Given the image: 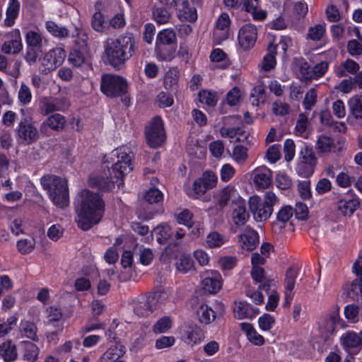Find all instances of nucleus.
Listing matches in <instances>:
<instances>
[{"mask_svg":"<svg viewBox=\"0 0 362 362\" xmlns=\"http://www.w3.org/2000/svg\"><path fill=\"white\" fill-rule=\"evenodd\" d=\"M100 89L107 97H118L127 92V83L121 76L103 74L101 78Z\"/></svg>","mask_w":362,"mask_h":362,"instance_id":"8","label":"nucleus"},{"mask_svg":"<svg viewBox=\"0 0 362 362\" xmlns=\"http://www.w3.org/2000/svg\"><path fill=\"white\" fill-rule=\"evenodd\" d=\"M278 202L276 194L272 191H267L264 194L263 202L258 196H252L249 199L248 204L254 218L257 221H262L271 216L273 207Z\"/></svg>","mask_w":362,"mask_h":362,"instance_id":"6","label":"nucleus"},{"mask_svg":"<svg viewBox=\"0 0 362 362\" xmlns=\"http://www.w3.org/2000/svg\"><path fill=\"white\" fill-rule=\"evenodd\" d=\"M348 106L355 119H362V94L350 98L348 101Z\"/></svg>","mask_w":362,"mask_h":362,"instance_id":"30","label":"nucleus"},{"mask_svg":"<svg viewBox=\"0 0 362 362\" xmlns=\"http://www.w3.org/2000/svg\"><path fill=\"white\" fill-rule=\"evenodd\" d=\"M18 136L28 144H31L38 139V132L31 117L23 116L18 122L16 129Z\"/></svg>","mask_w":362,"mask_h":362,"instance_id":"11","label":"nucleus"},{"mask_svg":"<svg viewBox=\"0 0 362 362\" xmlns=\"http://www.w3.org/2000/svg\"><path fill=\"white\" fill-rule=\"evenodd\" d=\"M358 313L359 307L355 304L348 305L344 308L346 318L349 320H351L353 322L358 321Z\"/></svg>","mask_w":362,"mask_h":362,"instance_id":"58","label":"nucleus"},{"mask_svg":"<svg viewBox=\"0 0 362 362\" xmlns=\"http://www.w3.org/2000/svg\"><path fill=\"white\" fill-rule=\"evenodd\" d=\"M80 199L77 223L79 228L87 230L102 219L105 212V202L98 193L88 189L80 193Z\"/></svg>","mask_w":362,"mask_h":362,"instance_id":"2","label":"nucleus"},{"mask_svg":"<svg viewBox=\"0 0 362 362\" xmlns=\"http://www.w3.org/2000/svg\"><path fill=\"white\" fill-rule=\"evenodd\" d=\"M22 43L19 39L6 41L2 45V52L6 54H16L22 49Z\"/></svg>","mask_w":362,"mask_h":362,"instance_id":"40","label":"nucleus"},{"mask_svg":"<svg viewBox=\"0 0 362 362\" xmlns=\"http://www.w3.org/2000/svg\"><path fill=\"white\" fill-rule=\"evenodd\" d=\"M203 288L210 293H216L221 288V276L216 271H207L203 275Z\"/></svg>","mask_w":362,"mask_h":362,"instance_id":"17","label":"nucleus"},{"mask_svg":"<svg viewBox=\"0 0 362 362\" xmlns=\"http://www.w3.org/2000/svg\"><path fill=\"white\" fill-rule=\"evenodd\" d=\"M19 329L22 336L26 337L34 341L39 340L37 335V327L35 323L29 321H21Z\"/></svg>","mask_w":362,"mask_h":362,"instance_id":"26","label":"nucleus"},{"mask_svg":"<svg viewBox=\"0 0 362 362\" xmlns=\"http://www.w3.org/2000/svg\"><path fill=\"white\" fill-rule=\"evenodd\" d=\"M360 69L359 64L354 60L348 59L341 64L337 70V76L339 77L346 76L347 73L354 74Z\"/></svg>","mask_w":362,"mask_h":362,"instance_id":"32","label":"nucleus"},{"mask_svg":"<svg viewBox=\"0 0 362 362\" xmlns=\"http://www.w3.org/2000/svg\"><path fill=\"white\" fill-rule=\"evenodd\" d=\"M166 298V293L160 290L141 296L133 300L134 312L139 317L148 316L161 305Z\"/></svg>","mask_w":362,"mask_h":362,"instance_id":"5","label":"nucleus"},{"mask_svg":"<svg viewBox=\"0 0 362 362\" xmlns=\"http://www.w3.org/2000/svg\"><path fill=\"white\" fill-rule=\"evenodd\" d=\"M325 33V25L317 24L309 28L308 36L314 41H319L322 39Z\"/></svg>","mask_w":362,"mask_h":362,"instance_id":"49","label":"nucleus"},{"mask_svg":"<svg viewBox=\"0 0 362 362\" xmlns=\"http://www.w3.org/2000/svg\"><path fill=\"white\" fill-rule=\"evenodd\" d=\"M206 245L211 248L218 247L223 244V238L218 232H211L206 236Z\"/></svg>","mask_w":362,"mask_h":362,"instance_id":"51","label":"nucleus"},{"mask_svg":"<svg viewBox=\"0 0 362 362\" xmlns=\"http://www.w3.org/2000/svg\"><path fill=\"white\" fill-rule=\"evenodd\" d=\"M297 275V271L292 267H290L287 269L286 273V278L284 280L286 291L292 293V291L294 288Z\"/></svg>","mask_w":362,"mask_h":362,"instance_id":"46","label":"nucleus"},{"mask_svg":"<svg viewBox=\"0 0 362 362\" xmlns=\"http://www.w3.org/2000/svg\"><path fill=\"white\" fill-rule=\"evenodd\" d=\"M197 297H192L189 302L191 304H197V307L194 308L196 310V314L198 317L199 321L203 325H209L218 317H223L225 314V308L223 304H217L216 310H213L211 307L207 305L201 304L199 305Z\"/></svg>","mask_w":362,"mask_h":362,"instance_id":"10","label":"nucleus"},{"mask_svg":"<svg viewBox=\"0 0 362 362\" xmlns=\"http://www.w3.org/2000/svg\"><path fill=\"white\" fill-rule=\"evenodd\" d=\"M69 62L76 67H80L85 63L84 54L78 49H74L70 52L68 57Z\"/></svg>","mask_w":362,"mask_h":362,"instance_id":"47","label":"nucleus"},{"mask_svg":"<svg viewBox=\"0 0 362 362\" xmlns=\"http://www.w3.org/2000/svg\"><path fill=\"white\" fill-rule=\"evenodd\" d=\"M276 182L277 187L281 189H287L291 187L292 181L290 177L284 173H279L276 176Z\"/></svg>","mask_w":362,"mask_h":362,"instance_id":"55","label":"nucleus"},{"mask_svg":"<svg viewBox=\"0 0 362 362\" xmlns=\"http://www.w3.org/2000/svg\"><path fill=\"white\" fill-rule=\"evenodd\" d=\"M20 9V4L18 0H11L9 6L6 11V18L5 19V25L11 27L15 23Z\"/></svg>","mask_w":362,"mask_h":362,"instance_id":"33","label":"nucleus"},{"mask_svg":"<svg viewBox=\"0 0 362 362\" xmlns=\"http://www.w3.org/2000/svg\"><path fill=\"white\" fill-rule=\"evenodd\" d=\"M93 28L98 32H103L105 26L103 15L100 12H95L91 21Z\"/></svg>","mask_w":362,"mask_h":362,"instance_id":"54","label":"nucleus"},{"mask_svg":"<svg viewBox=\"0 0 362 362\" xmlns=\"http://www.w3.org/2000/svg\"><path fill=\"white\" fill-rule=\"evenodd\" d=\"M146 142L151 148L160 146L165 140V134L161 118L153 117L145 128Z\"/></svg>","mask_w":362,"mask_h":362,"instance_id":"9","label":"nucleus"},{"mask_svg":"<svg viewBox=\"0 0 362 362\" xmlns=\"http://www.w3.org/2000/svg\"><path fill=\"white\" fill-rule=\"evenodd\" d=\"M255 184L261 188H267L272 182V173L269 170L263 172L257 170L254 175Z\"/></svg>","mask_w":362,"mask_h":362,"instance_id":"34","label":"nucleus"},{"mask_svg":"<svg viewBox=\"0 0 362 362\" xmlns=\"http://www.w3.org/2000/svg\"><path fill=\"white\" fill-rule=\"evenodd\" d=\"M40 183L55 206L64 208L68 205L69 189L64 180L56 175H47L40 179Z\"/></svg>","mask_w":362,"mask_h":362,"instance_id":"4","label":"nucleus"},{"mask_svg":"<svg viewBox=\"0 0 362 362\" xmlns=\"http://www.w3.org/2000/svg\"><path fill=\"white\" fill-rule=\"evenodd\" d=\"M257 28L252 24H246L243 25L239 30V45L244 49H250L255 45L257 40Z\"/></svg>","mask_w":362,"mask_h":362,"instance_id":"14","label":"nucleus"},{"mask_svg":"<svg viewBox=\"0 0 362 362\" xmlns=\"http://www.w3.org/2000/svg\"><path fill=\"white\" fill-rule=\"evenodd\" d=\"M125 354V348L120 344H116L109 348L100 357L99 362H115Z\"/></svg>","mask_w":362,"mask_h":362,"instance_id":"23","label":"nucleus"},{"mask_svg":"<svg viewBox=\"0 0 362 362\" xmlns=\"http://www.w3.org/2000/svg\"><path fill=\"white\" fill-rule=\"evenodd\" d=\"M0 356L6 362L13 361L17 358L16 346L11 340H7L0 344Z\"/></svg>","mask_w":362,"mask_h":362,"instance_id":"22","label":"nucleus"},{"mask_svg":"<svg viewBox=\"0 0 362 362\" xmlns=\"http://www.w3.org/2000/svg\"><path fill=\"white\" fill-rule=\"evenodd\" d=\"M317 101V93L315 89L311 88L305 94L303 105L305 110H311L312 107L315 105Z\"/></svg>","mask_w":362,"mask_h":362,"instance_id":"61","label":"nucleus"},{"mask_svg":"<svg viewBox=\"0 0 362 362\" xmlns=\"http://www.w3.org/2000/svg\"><path fill=\"white\" fill-rule=\"evenodd\" d=\"M111 159L115 161L113 157L117 158L112 168L104 170L100 174L93 173L90 175L88 183L91 187H95L103 192L112 189L115 185L118 187L123 184V177L133 170L132 164V156L124 148H116L111 153Z\"/></svg>","mask_w":362,"mask_h":362,"instance_id":"1","label":"nucleus"},{"mask_svg":"<svg viewBox=\"0 0 362 362\" xmlns=\"http://www.w3.org/2000/svg\"><path fill=\"white\" fill-rule=\"evenodd\" d=\"M27 48L42 49V39L41 35L35 31H28L25 37Z\"/></svg>","mask_w":362,"mask_h":362,"instance_id":"35","label":"nucleus"},{"mask_svg":"<svg viewBox=\"0 0 362 362\" xmlns=\"http://www.w3.org/2000/svg\"><path fill=\"white\" fill-rule=\"evenodd\" d=\"M179 79V71L176 68L170 69L165 76L164 84L165 88H172L176 86Z\"/></svg>","mask_w":362,"mask_h":362,"instance_id":"44","label":"nucleus"},{"mask_svg":"<svg viewBox=\"0 0 362 362\" xmlns=\"http://www.w3.org/2000/svg\"><path fill=\"white\" fill-rule=\"evenodd\" d=\"M230 23L229 16L226 13H223L217 20L214 35H218V31H223V39H226L228 37V30Z\"/></svg>","mask_w":362,"mask_h":362,"instance_id":"36","label":"nucleus"},{"mask_svg":"<svg viewBox=\"0 0 362 362\" xmlns=\"http://www.w3.org/2000/svg\"><path fill=\"white\" fill-rule=\"evenodd\" d=\"M342 344L346 349L362 347V341L358 335L354 332H349L341 338Z\"/></svg>","mask_w":362,"mask_h":362,"instance_id":"31","label":"nucleus"},{"mask_svg":"<svg viewBox=\"0 0 362 362\" xmlns=\"http://www.w3.org/2000/svg\"><path fill=\"white\" fill-rule=\"evenodd\" d=\"M293 212H295L296 218L298 220L305 221L308 219V208L303 203H297Z\"/></svg>","mask_w":362,"mask_h":362,"instance_id":"60","label":"nucleus"},{"mask_svg":"<svg viewBox=\"0 0 362 362\" xmlns=\"http://www.w3.org/2000/svg\"><path fill=\"white\" fill-rule=\"evenodd\" d=\"M264 89L262 86L255 87L250 93V100L253 106L257 107L260 100H264Z\"/></svg>","mask_w":362,"mask_h":362,"instance_id":"48","label":"nucleus"},{"mask_svg":"<svg viewBox=\"0 0 362 362\" xmlns=\"http://www.w3.org/2000/svg\"><path fill=\"white\" fill-rule=\"evenodd\" d=\"M204 335L203 330L200 327L195 326L192 328L190 331L187 332V339L189 340V343L194 344L200 341L204 337Z\"/></svg>","mask_w":362,"mask_h":362,"instance_id":"52","label":"nucleus"},{"mask_svg":"<svg viewBox=\"0 0 362 362\" xmlns=\"http://www.w3.org/2000/svg\"><path fill=\"white\" fill-rule=\"evenodd\" d=\"M267 51L268 53L264 57L262 62V68L266 71H270L276 66V46L270 43L267 47Z\"/></svg>","mask_w":362,"mask_h":362,"instance_id":"27","label":"nucleus"},{"mask_svg":"<svg viewBox=\"0 0 362 362\" xmlns=\"http://www.w3.org/2000/svg\"><path fill=\"white\" fill-rule=\"evenodd\" d=\"M47 324L59 321L62 317V313L60 308L51 306L47 310Z\"/></svg>","mask_w":362,"mask_h":362,"instance_id":"63","label":"nucleus"},{"mask_svg":"<svg viewBox=\"0 0 362 362\" xmlns=\"http://www.w3.org/2000/svg\"><path fill=\"white\" fill-rule=\"evenodd\" d=\"M177 270L182 273H187L193 269L194 262L189 256L181 255L178 261L176 262Z\"/></svg>","mask_w":362,"mask_h":362,"instance_id":"41","label":"nucleus"},{"mask_svg":"<svg viewBox=\"0 0 362 362\" xmlns=\"http://www.w3.org/2000/svg\"><path fill=\"white\" fill-rule=\"evenodd\" d=\"M233 158L238 163H243L247 158V148L242 145L234 147Z\"/></svg>","mask_w":362,"mask_h":362,"instance_id":"53","label":"nucleus"},{"mask_svg":"<svg viewBox=\"0 0 362 362\" xmlns=\"http://www.w3.org/2000/svg\"><path fill=\"white\" fill-rule=\"evenodd\" d=\"M238 240L243 249L253 250L259 244V235L253 228L247 226L244 233L238 236Z\"/></svg>","mask_w":362,"mask_h":362,"instance_id":"18","label":"nucleus"},{"mask_svg":"<svg viewBox=\"0 0 362 362\" xmlns=\"http://www.w3.org/2000/svg\"><path fill=\"white\" fill-rule=\"evenodd\" d=\"M151 235L156 238L159 244H166L172 236L171 228L166 224L158 226L153 228Z\"/></svg>","mask_w":362,"mask_h":362,"instance_id":"24","label":"nucleus"},{"mask_svg":"<svg viewBox=\"0 0 362 362\" xmlns=\"http://www.w3.org/2000/svg\"><path fill=\"white\" fill-rule=\"evenodd\" d=\"M65 57V50L61 47H56L44 56L42 65L46 66L48 70H54L63 63Z\"/></svg>","mask_w":362,"mask_h":362,"instance_id":"16","label":"nucleus"},{"mask_svg":"<svg viewBox=\"0 0 362 362\" xmlns=\"http://www.w3.org/2000/svg\"><path fill=\"white\" fill-rule=\"evenodd\" d=\"M176 34L173 30L165 29L160 31L157 37L156 52L158 58L162 61H170L175 57L176 50Z\"/></svg>","mask_w":362,"mask_h":362,"instance_id":"7","label":"nucleus"},{"mask_svg":"<svg viewBox=\"0 0 362 362\" xmlns=\"http://www.w3.org/2000/svg\"><path fill=\"white\" fill-rule=\"evenodd\" d=\"M66 124V119L60 114H52L45 122H44L40 127V132H43L44 129L47 127H50L55 131H61L64 129Z\"/></svg>","mask_w":362,"mask_h":362,"instance_id":"21","label":"nucleus"},{"mask_svg":"<svg viewBox=\"0 0 362 362\" xmlns=\"http://www.w3.org/2000/svg\"><path fill=\"white\" fill-rule=\"evenodd\" d=\"M242 329L246 332L249 341L257 346H261L264 343V337L258 334L252 325L249 323H242Z\"/></svg>","mask_w":362,"mask_h":362,"instance_id":"29","label":"nucleus"},{"mask_svg":"<svg viewBox=\"0 0 362 362\" xmlns=\"http://www.w3.org/2000/svg\"><path fill=\"white\" fill-rule=\"evenodd\" d=\"M284 153L285 160L291 161L295 156V144L292 139H286L284 145Z\"/></svg>","mask_w":362,"mask_h":362,"instance_id":"59","label":"nucleus"},{"mask_svg":"<svg viewBox=\"0 0 362 362\" xmlns=\"http://www.w3.org/2000/svg\"><path fill=\"white\" fill-rule=\"evenodd\" d=\"M329 64L327 62H321L312 68V78L322 76L327 71Z\"/></svg>","mask_w":362,"mask_h":362,"instance_id":"62","label":"nucleus"},{"mask_svg":"<svg viewBox=\"0 0 362 362\" xmlns=\"http://www.w3.org/2000/svg\"><path fill=\"white\" fill-rule=\"evenodd\" d=\"M279 147V145L274 144L267 149V157L272 163H276L281 158Z\"/></svg>","mask_w":362,"mask_h":362,"instance_id":"64","label":"nucleus"},{"mask_svg":"<svg viewBox=\"0 0 362 362\" xmlns=\"http://www.w3.org/2000/svg\"><path fill=\"white\" fill-rule=\"evenodd\" d=\"M337 209L343 216L351 215L360 205L358 198L353 197L351 191L346 194L337 202Z\"/></svg>","mask_w":362,"mask_h":362,"instance_id":"15","label":"nucleus"},{"mask_svg":"<svg viewBox=\"0 0 362 362\" xmlns=\"http://www.w3.org/2000/svg\"><path fill=\"white\" fill-rule=\"evenodd\" d=\"M170 8L156 7L153 11V16L155 21L159 24H165L168 23L170 18V13L168 11Z\"/></svg>","mask_w":362,"mask_h":362,"instance_id":"38","label":"nucleus"},{"mask_svg":"<svg viewBox=\"0 0 362 362\" xmlns=\"http://www.w3.org/2000/svg\"><path fill=\"white\" fill-rule=\"evenodd\" d=\"M35 244V243L33 239H24L18 241L17 247L21 254H28L33 250Z\"/></svg>","mask_w":362,"mask_h":362,"instance_id":"57","label":"nucleus"},{"mask_svg":"<svg viewBox=\"0 0 362 362\" xmlns=\"http://www.w3.org/2000/svg\"><path fill=\"white\" fill-rule=\"evenodd\" d=\"M334 148V141L328 136L321 135L317 141V149L321 153L330 152Z\"/></svg>","mask_w":362,"mask_h":362,"instance_id":"39","label":"nucleus"},{"mask_svg":"<svg viewBox=\"0 0 362 362\" xmlns=\"http://www.w3.org/2000/svg\"><path fill=\"white\" fill-rule=\"evenodd\" d=\"M293 214V208L290 206H285L282 207L277 213L276 219L278 221L285 223L289 221Z\"/></svg>","mask_w":362,"mask_h":362,"instance_id":"56","label":"nucleus"},{"mask_svg":"<svg viewBox=\"0 0 362 362\" xmlns=\"http://www.w3.org/2000/svg\"><path fill=\"white\" fill-rule=\"evenodd\" d=\"M339 306L336 305L330 313L326 314L321 319L320 329L321 332L325 334L326 339L335 331L337 324L339 322Z\"/></svg>","mask_w":362,"mask_h":362,"instance_id":"13","label":"nucleus"},{"mask_svg":"<svg viewBox=\"0 0 362 362\" xmlns=\"http://www.w3.org/2000/svg\"><path fill=\"white\" fill-rule=\"evenodd\" d=\"M199 101L209 107H214L218 101L216 93L211 91L202 90L199 93Z\"/></svg>","mask_w":362,"mask_h":362,"instance_id":"45","label":"nucleus"},{"mask_svg":"<svg viewBox=\"0 0 362 362\" xmlns=\"http://www.w3.org/2000/svg\"><path fill=\"white\" fill-rule=\"evenodd\" d=\"M172 320L168 316L160 318L153 326L152 330L156 334L166 332L172 327Z\"/></svg>","mask_w":362,"mask_h":362,"instance_id":"37","label":"nucleus"},{"mask_svg":"<svg viewBox=\"0 0 362 362\" xmlns=\"http://www.w3.org/2000/svg\"><path fill=\"white\" fill-rule=\"evenodd\" d=\"M135 39L131 33L108 40L105 46L107 62L116 70L122 69L126 62L135 54Z\"/></svg>","mask_w":362,"mask_h":362,"instance_id":"3","label":"nucleus"},{"mask_svg":"<svg viewBox=\"0 0 362 362\" xmlns=\"http://www.w3.org/2000/svg\"><path fill=\"white\" fill-rule=\"evenodd\" d=\"M47 30L54 36L58 37H65L68 36L69 31L64 27H59L53 21H47L46 23Z\"/></svg>","mask_w":362,"mask_h":362,"instance_id":"43","label":"nucleus"},{"mask_svg":"<svg viewBox=\"0 0 362 362\" xmlns=\"http://www.w3.org/2000/svg\"><path fill=\"white\" fill-rule=\"evenodd\" d=\"M250 214L244 204H239L233 211V220L236 226H243L248 221Z\"/></svg>","mask_w":362,"mask_h":362,"instance_id":"28","label":"nucleus"},{"mask_svg":"<svg viewBox=\"0 0 362 362\" xmlns=\"http://www.w3.org/2000/svg\"><path fill=\"white\" fill-rule=\"evenodd\" d=\"M41 108L44 115H49L56 110H61L60 102L58 99L48 100L44 99L41 102Z\"/></svg>","mask_w":362,"mask_h":362,"instance_id":"42","label":"nucleus"},{"mask_svg":"<svg viewBox=\"0 0 362 362\" xmlns=\"http://www.w3.org/2000/svg\"><path fill=\"white\" fill-rule=\"evenodd\" d=\"M163 193L157 188L149 189L144 196L145 200L149 204L158 203L163 200Z\"/></svg>","mask_w":362,"mask_h":362,"instance_id":"50","label":"nucleus"},{"mask_svg":"<svg viewBox=\"0 0 362 362\" xmlns=\"http://www.w3.org/2000/svg\"><path fill=\"white\" fill-rule=\"evenodd\" d=\"M250 273L254 281L258 283H262L259 286V290H269L270 287L269 281L266 278L264 275L265 272L262 267L259 266L252 267Z\"/></svg>","mask_w":362,"mask_h":362,"instance_id":"25","label":"nucleus"},{"mask_svg":"<svg viewBox=\"0 0 362 362\" xmlns=\"http://www.w3.org/2000/svg\"><path fill=\"white\" fill-rule=\"evenodd\" d=\"M177 9L178 11L177 16L180 20L186 21L191 23L197 21V10L194 6H191L189 1H182L180 6Z\"/></svg>","mask_w":362,"mask_h":362,"instance_id":"20","label":"nucleus"},{"mask_svg":"<svg viewBox=\"0 0 362 362\" xmlns=\"http://www.w3.org/2000/svg\"><path fill=\"white\" fill-rule=\"evenodd\" d=\"M300 162L298 164V173L305 177H310L314 172L317 164V158L313 148L304 146L300 151Z\"/></svg>","mask_w":362,"mask_h":362,"instance_id":"12","label":"nucleus"},{"mask_svg":"<svg viewBox=\"0 0 362 362\" xmlns=\"http://www.w3.org/2000/svg\"><path fill=\"white\" fill-rule=\"evenodd\" d=\"M235 190L234 187L226 186L221 190L218 191L214 195V200L216 208L218 210H222L225 206L228 204L229 201L235 196Z\"/></svg>","mask_w":362,"mask_h":362,"instance_id":"19","label":"nucleus"}]
</instances>
